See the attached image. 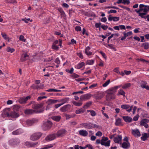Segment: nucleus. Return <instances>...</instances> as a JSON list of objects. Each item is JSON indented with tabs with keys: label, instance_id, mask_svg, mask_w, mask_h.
Here are the masks:
<instances>
[{
	"label": "nucleus",
	"instance_id": "obj_38",
	"mask_svg": "<svg viewBox=\"0 0 149 149\" xmlns=\"http://www.w3.org/2000/svg\"><path fill=\"white\" fill-rule=\"evenodd\" d=\"M103 95L102 93H99L95 96V98L96 100H100L102 98Z\"/></svg>",
	"mask_w": 149,
	"mask_h": 149
},
{
	"label": "nucleus",
	"instance_id": "obj_12",
	"mask_svg": "<svg viewBox=\"0 0 149 149\" xmlns=\"http://www.w3.org/2000/svg\"><path fill=\"white\" fill-rule=\"evenodd\" d=\"M92 95L90 93H88L81 95L80 97V100H88L91 98Z\"/></svg>",
	"mask_w": 149,
	"mask_h": 149
},
{
	"label": "nucleus",
	"instance_id": "obj_17",
	"mask_svg": "<svg viewBox=\"0 0 149 149\" xmlns=\"http://www.w3.org/2000/svg\"><path fill=\"white\" fill-rule=\"evenodd\" d=\"M58 102V100L49 99L47 100L46 103L48 105H49Z\"/></svg>",
	"mask_w": 149,
	"mask_h": 149
},
{
	"label": "nucleus",
	"instance_id": "obj_27",
	"mask_svg": "<svg viewBox=\"0 0 149 149\" xmlns=\"http://www.w3.org/2000/svg\"><path fill=\"white\" fill-rule=\"evenodd\" d=\"M43 104H44L42 103L36 104L32 106V108L36 109H38L42 107L43 106Z\"/></svg>",
	"mask_w": 149,
	"mask_h": 149
},
{
	"label": "nucleus",
	"instance_id": "obj_48",
	"mask_svg": "<svg viewBox=\"0 0 149 149\" xmlns=\"http://www.w3.org/2000/svg\"><path fill=\"white\" fill-rule=\"evenodd\" d=\"M54 145L53 144L48 145L46 146L45 147L41 148V149H47L48 148H50L52 147Z\"/></svg>",
	"mask_w": 149,
	"mask_h": 149
},
{
	"label": "nucleus",
	"instance_id": "obj_25",
	"mask_svg": "<svg viewBox=\"0 0 149 149\" xmlns=\"http://www.w3.org/2000/svg\"><path fill=\"white\" fill-rule=\"evenodd\" d=\"M72 103L74 105L78 107H80L81 106L83 103L82 100H79L78 102H77L75 101H73Z\"/></svg>",
	"mask_w": 149,
	"mask_h": 149
},
{
	"label": "nucleus",
	"instance_id": "obj_42",
	"mask_svg": "<svg viewBox=\"0 0 149 149\" xmlns=\"http://www.w3.org/2000/svg\"><path fill=\"white\" fill-rule=\"evenodd\" d=\"M131 84L130 83H127L125 84L122 86V88L123 89H126L131 86Z\"/></svg>",
	"mask_w": 149,
	"mask_h": 149
},
{
	"label": "nucleus",
	"instance_id": "obj_29",
	"mask_svg": "<svg viewBox=\"0 0 149 149\" xmlns=\"http://www.w3.org/2000/svg\"><path fill=\"white\" fill-rule=\"evenodd\" d=\"M130 144L129 142H123L122 145V147L124 148H127L130 147Z\"/></svg>",
	"mask_w": 149,
	"mask_h": 149
},
{
	"label": "nucleus",
	"instance_id": "obj_15",
	"mask_svg": "<svg viewBox=\"0 0 149 149\" xmlns=\"http://www.w3.org/2000/svg\"><path fill=\"white\" fill-rule=\"evenodd\" d=\"M132 133L135 136H141L139 131L138 130H132Z\"/></svg>",
	"mask_w": 149,
	"mask_h": 149
},
{
	"label": "nucleus",
	"instance_id": "obj_56",
	"mask_svg": "<svg viewBox=\"0 0 149 149\" xmlns=\"http://www.w3.org/2000/svg\"><path fill=\"white\" fill-rule=\"evenodd\" d=\"M47 98V97L46 96H40L38 97V99H37V100L39 101L43 99L46 98Z\"/></svg>",
	"mask_w": 149,
	"mask_h": 149
},
{
	"label": "nucleus",
	"instance_id": "obj_24",
	"mask_svg": "<svg viewBox=\"0 0 149 149\" xmlns=\"http://www.w3.org/2000/svg\"><path fill=\"white\" fill-rule=\"evenodd\" d=\"M51 118L54 120L58 122L60 121L61 117L60 116H53L51 117Z\"/></svg>",
	"mask_w": 149,
	"mask_h": 149
},
{
	"label": "nucleus",
	"instance_id": "obj_19",
	"mask_svg": "<svg viewBox=\"0 0 149 149\" xmlns=\"http://www.w3.org/2000/svg\"><path fill=\"white\" fill-rule=\"evenodd\" d=\"M79 134L80 135L83 136H86L88 135V133L85 130H81L79 131Z\"/></svg>",
	"mask_w": 149,
	"mask_h": 149
},
{
	"label": "nucleus",
	"instance_id": "obj_57",
	"mask_svg": "<svg viewBox=\"0 0 149 149\" xmlns=\"http://www.w3.org/2000/svg\"><path fill=\"white\" fill-rule=\"evenodd\" d=\"M75 29V30L77 31H80L81 30V28L79 26H76Z\"/></svg>",
	"mask_w": 149,
	"mask_h": 149
},
{
	"label": "nucleus",
	"instance_id": "obj_26",
	"mask_svg": "<svg viewBox=\"0 0 149 149\" xmlns=\"http://www.w3.org/2000/svg\"><path fill=\"white\" fill-rule=\"evenodd\" d=\"M22 131L21 129H18L12 132L13 134L14 135H17L22 133Z\"/></svg>",
	"mask_w": 149,
	"mask_h": 149
},
{
	"label": "nucleus",
	"instance_id": "obj_23",
	"mask_svg": "<svg viewBox=\"0 0 149 149\" xmlns=\"http://www.w3.org/2000/svg\"><path fill=\"white\" fill-rule=\"evenodd\" d=\"M83 126L85 128L88 129L92 128V124L91 123H85L82 124Z\"/></svg>",
	"mask_w": 149,
	"mask_h": 149
},
{
	"label": "nucleus",
	"instance_id": "obj_18",
	"mask_svg": "<svg viewBox=\"0 0 149 149\" xmlns=\"http://www.w3.org/2000/svg\"><path fill=\"white\" fill-rule=\"evenodd\" d=\"M122 139V136L120 135H119L117 137H115L113 139L114 142L117 143H119L121 141Z\"/></svg>",
	"mask_w": 149,
	"mask_h": 149
},
{
	"label": "nucleus",
	"instance_id": "obj_58",
	"mask_svg": "<svg viewBox=\"0 0 149 149\" xmlns=\"http://www.w3.org/2000/svg\"><path fill=\"white\" fill-rule=\"evenodd\" d=\"M71 77H73L74 78H76L79 77V76L76 73H74L71 75Z\"/></svg>",
	"mask_w": 149,
	"mask_h": 149
},
{
	"label": "nucleus",
	"instance_id": "obj_9",
	"mask_svg": "<svg viewBox=\"0 0 149 149\" xmlns=\"http://www.w3.org/2000/svg\"><path fill=\"white\" fill-rule=\"evenodd\" d=\"M56 137V134H53L47 136L45 138V140L47 141H49L54 139Z\"/></svg>",
	"mask_w": 149,
	"mask_h": 149
},
{
	"label": "nucleus",
	"instance_id": "obj_28",
	"mask_svg": "<svg viewBox=\"0 0 149 149\" xmlns=\"http://www.w3.org/2000/svg\"><path fill=\"white\" fill-rule=\"evenodd\" d=\"M90 49L91 48L90 47L88 46L86 47L85 49V53L87 55L90 56L92 54V52L89 51Z\"/></svg>",
	"mask_w": 149,
	"mask_h": 149
},
{
	"label": "nucleus",
	"instance_id": "obj_64",
	"mask_svg": "<svg viewBox=\"0 0 149 149\" xmlns=\"http://www.w3.org/2000/svg\"><path fill=\"white\" fill-rule=\"evenodd\" d=\"M86 147L88 148L89 149H93V147L92 146L91 144H87L86 145Z\"/></svg>",
	"mask_w": 149,
	"mask_h": 149
},
{
	"label": "nucleus",
	"instance_id": "obj_59",
	"mask_svg": "<svg viewBox=\"0 0 149 149\" xmlns=\"http://www.w3.org/2000/svg\"><path fill=\"white\" fill-rule=\"evenodd\" d=\"M141 124L142 125L144 126L146 128H147L148 127V125L144 122H141Z\"/></svg>",
	"mask_w": 149,
	"mask_h": 149
},
{
	"label": "nucleus",
	"instance_id": "obj_62",
	"mask_svg": "<svg viewBox=\"0 0 149 149\" xmlns=\"http://www.w3.org/2000/svg\"><path fill=\"white\" fill-rule=\"evenodd\" d=\"M130 3V1L129 0H123V3L124 4H129Z\"/></svg>",
	"mask_w": 149,
	"mask_h": 149
},
{
	"label": "nucleus",
	"instance_id": "obj_13",
	"mask_svg": "<svg viewBox=\"0 0 149 149\" xmlns=\"http://www.w3.org/2000/svg\"><path fill=\"white\" fill-rule=\"evenodd\" d=\"M44 86L43 84H41L40 85L33 84L31 87L34 89H40L43 88Z\"/></svg>",
	"mask_w": 149,
	"mask_h": 149
},
{
	"label": "nucleus",
	"instance_id": "obj_41",
	"mask_svg": "<svg viewBox=\"0 0 149 149\" xmlns=\"http://www.w3.org/2000/svg\"><path fill=\"white\" fill-rule=\"evenodd\" d=\"M85 111V110L82 108L80 109H77L76 110L75 113L76 114H78L84 113Z\"/></svg>",
	"mask_w": 149,
	"mask_h": 149
},
{
	"label": "nucleus",
	"instance_id": "obj_16",
	"mask_svg": "<svg viewBox=\"0 0 149 149\" xmlns=\"http://www.w3.org/2000/svg\"><path fill=\"white\" fill-rule=\"evenodd\" d=\"M31 97L30 96H28L25 98H21L19 100V102L21 104H24L26 103L28 100L30 99Z\"/></svg>",
	"mask_w": 149,
	"mask_h": 149
},
{
	"label": "nucleus",
	"instance_id": "obj_55",
	"mask_svg": "<svg viewBox=\"0 0 149 149\" xmlns=\"http://www.w3.org/2000/svg\"><path fill=\"white\" fill-rule=\"evenodd\" d=\"M145 15H143L141 16L142 18H144L145 19H147V20L148 21H149V15L145 16Z\"/></svg>",
	"mask_w": 149,
	"mask_h": 149
},
{
	"label": "nucleus",
	"instance_id": "obj_60",
	"mask_svg": "<svg viewBox=\"0 0 149 149\" xmlns=\"http://www.w3.org/2000/svg\"><path fill=\"white\" fill-rule=\"evenodd\" d=\"M117 11L115 10H111L109 11H108V14H109L110 13H115Z\"/></svg>",
	"mask_w": 149,
	"mask_h": 149
},
{
	"label": "nucleus",
	"instance_id": "obj_40",
	"mask_svg": "<svg viewBox=\"0 0 149 149\" xmlns=\"http://www.w3.org/2000/svg\"><path fill=\"white\" fill-rule=\"evenodd\" d=\"M121 108L126 109L127 111L130 107V106L128 104H123L121 106Z\"/></svg>",
	"mask_w": 149,
	"mask_h": 149
},
{
	"label": "nucleus",
	"instance_id": "obj_30",
	"mask_svg": "<svg viewBox=\"0 0 149 149\" xmlns=\"http://www.w3.org/2000/svg\"><path fill=\"white\" fill-rule=\"evenodd\" d=\"M143 83L141 85V87L143 88H146L147 90L149 89V86H146L147 83L146 81H142Z\"/></svg>",
	"mask_w": 149,
	"mask_h": 149
},
{
	"label": "nucleus",
	"instance_id": "obj_11",
	"mask_svg": "<svg viewBox=\"0 0 149 149\" xmlns=\"http://www.w3.org/2000/svg\"><path fill=\"white\" fill-rule=\"evenodd\" d=\"M38 143V142H30L26 141L24 143V144L26 146L28 147H34L37 145Z\"/></svg>",
	"mask_w": 149,
	"mask_h": 149
},
{
	"label": "nucleus",
	"instance_id": "obj_63",
	"mask_svg": "<svg viewBox=\"0 0 149 149\" xmlns=\"http://www.w3.org/2000/svg\"><path fill=\"white\" fill-rule=\"evenodd\" d=\"M62 6L63 7L66 8H68L69 7L68 5L66 3H63L62 4Z\"/></svg>",
	"mask_w": 149,
	"mask_h": 149
},
{
	"label": "nucleus",
	"instance_id": "obj_54",
	"mask_svg": "<svg viewBox=\"0 0 149 149\" xmlns=\"http://www.w3.org/2000/svg\"><path fill=\"white\" fill-rule=\"evenodd\" d=\"M110 82V80H108L105 82L102 85L104 87H105L107 86Z\"/></svg>",
	"mask_w": 149,
	"mask_h": 149
},
{
	"label": "nucleus",
	"instance_id": "obj_10",
	"mask_svg": "<svg viewBox=\"0 0 149 149\" xmlns=\"http://www.w3.org/2000/svg\"><path fill=\"white\" fill-rule=\"evenodd\" d=\"M66 131L64 129L60 130L58 131L56 133V135L58 137L62 136L65 134Z\"/></svg>",
	"mask_w": 149,
	"mask_h": 149
},
{
	"label": "nucleus",
	"instance_id": "obj_3",
	"mask_svg": "<svg viewBox=\"0 0 149 149\" xmlns=\"http://www.w3.org/2000/svg\"><path fill=\"white\" fill-rule=\"evenodd\" d=\"M108 140V137H103L101 140V144L102 145H103L105 146H109L110 141H107Z\"/></svg>",
	"mask_w": 149,
	"mask_h": 149
},
{
	"label": "nucleus",
	"instance_id": "obj_22",
	"mask_svg": "<svg viewBox=\"0 0 149 149\" xmlns=\"http://www.w3.org/2000/svg\"><path fill=\"white\" fill-rule=\"evenodd\" d=\"M122 117L124 120L126 122L130 123L132 121V118L128 116H123Z\"/></svg>",
	"mask_w": 149,
	"mask_h": 149
},
{
	"label": "nucleus",
	"instance_id": "obj_1",
	"mask_svg": "<svg viewBox=\"0 0 149 149\" xmlns=\"http://www.w3.org/2000/svg\"><path fill=\"white\" fill-rule=\"evenodd\" d=\"M139 9L138 10H135V11L140 16L146 15L148 13V5H146L143 4H140L139 6Z\"/></svg>",
	"mask_w": 149,
	"mask_h": 149
},
{
	"label": "nucleus",
	"instance_id": "obj_2",
	"mask_svg": "<svg viewBox=\"0 0 149 149\" xmlns=\"http://www.w3.org/2000/svg\"><path fill=\"white\" fill-rule=\"evenodd\" d=\"M44 110L42 109L39 110H33L32 109H27L24 111V113L26 115L32 114L35 113H39L43 112Z\"/></svg>",
	"mask_w": 149,
	"mask_h": 149
},
{
	"label": "nucleus",
	"instance_id": "obj_14",
	"mask_svg": "<svg viewBox=\"0 0 149 149\" xmlns=\"http://www.w3.org/2000/svg\"><path fill=\"white\" fill-rule=\"evenodd\" d=\"M70 105L67 104L61 107L60 109V110L62 112H65L68 111L70 109Z\"/></svg>",
	"mask_w": 149,
	"mask_h": 149
},
{
	"label": "nucleus",
	"instance_id": "obj_46",
	"mask_svg": "<svg viewBox=\"0 0 149 149\" xmlns=\"http://www.w3.org/2000/svg\"><path fill=\"white\" fill-rule=\"evenodd\" d=\"M147 138V134L145 133L142 135V136L141 137V139L143 141H145Z\"/></svg>",
	"mask_w": 149,
	"mask_h": 149
},
{
	"label": "nucleus",
	"instance_id": "obj_35",
	"mask_svg": "<svg viewBox=\"0 0 149 149\" xmlns=\"http://www.w3.org/2000/svg\"><path fill=\"white\" fill-rule=\"evenodd\" d=\"M69 100V99L68 98H66L64 99H62L60 100H58V102H61L62 103H61V104H62V105L64 104V103L68 101Z\"/></svg>",
	"mask_w": 149,
	"mask_h": 149
},
{
	"label": "nucleus",
	"instance_id": "obj_31",
	"mask_svg": "<svg viewBox=\"0 0 149 149\" xmlns=\"http://www.w3.org/2000/svg\"><path fill=\"white\" fill-rule=\"evenodd\" d=\"M37 120L36 119H33L30 120H27L26 122V123L29 125H31L33 123L35 122Z\"/></svg>",
	"mask_w": 149,
	"mask_h": 149
},
{
	"label": "nucleus",
	"instance_id": "obj_32",
	"mask_svg": "<svg viewBox=\"0 0 149 149\" xmlns=\"http://www.w3.org/2000/svg\"><path fill=\"white\" fill-rule=\"evenodd\" d=\"M117 90V89L114 86L108 89L107 91L111 93L112 94H114V93L116 92Z\"/></svg>",
	"mask_w": 149,
	"mask_h": 149
},
{
	"label": "nucleus",
	"instance_id": "obj_50",
	"mask_svg": "<svg viewBox=\"0 0 149 149\" xmlns=\"http://www.w3.org/2000/svg\"><path fill=\"white\" fill-rule=\"evenodd\" d=\"M94 63V61L93 60H88L86 62V64L88 65H92Z\"/></svg>",
	"mask_w": 149,
	"mask_h": 149
},
{
	"label": "nucleus",
	"instance_id": "obj_34",
	"mask_svg": "<svg viewBox=\"0 0 149 149\" xmlns=\"http://www.w3.org/2000/svg\"><path fill=\"white\" fill-rule=\"evenodd\" d=\"M84 65L85 63L84 62H82L76 65L75 66V68L77 69H79Z\"/></svg>",
	"mask_w": 149,
	"mask_h": 149
},
{
	"label": "nucleus",
	"instance_id": "obj_39",
	"mask_svg": "<svg viewBox=\"0 0 149 149\" xmlns=\"http://www.w3.org/2000/svg\"><path fill=\"white\" fill-rule=\"evenodd\" d=\"M125 93L122 89H120L118 91V94H117V95L119 96V95H121L125 96Z\"/></svg>",
	"mask_w": 149,
	"mask_h": 149
},
{
	"label": "nucleus",
	"instance_id": "obj_61",
	"mask_svg": "<svg viewBox=\"0 0 149 149\" xmlns=\"http://www.w3.org/2000/svg\"><path fill=\"white\" fill-rule=\"evenodd\" d=\"M139 116L138 114H137L133 118V120L134 121H137L138 120L139 118Z\"/></svg>",
	"mask_w": 149,
	"mask_h": 149
},
{
	"label": "nucleus",
	"instance_id": "obj_20",
	"mask_svg": "<svg viewBox=\"0 0 149 149\" xmlns=\"http://www.w3.org/2000/svg\"><path fill=\"white\" fill-rule=\"evenodd\" d=\"M29 56L27 54H22L20 58V61L22 62H24L27 60L29 58Z\"/></svg>",
	"mask_w": 149,
	"mask_h": 149
},
{
	"label": "nucleus",
	"instance_id": "obj_53",
	"mask_svg": "<svg viewBox=\"0 0 149 149\" xmlns=\"http://www.w3.org/2000/svg\"><path fill=\"white\" fill-rule=\"evenodd\" d=\"M1 35L2 36V37H3V38L7 40L8 39V37H7V36L6 35L5 33H1Z\"/></svg>",
	"mask_w": 149,
	"mask_h": 149
},
{
	"label": "nucleus",
	"instance_id": "obj_7",
	"mask_svg": "<svg viewBox=\"0 0 149 149\" xmlns=\"http://www.w3.org/2000/svg\"><path fill=\"white\" fill-rule=\"evenodd\" d=\"M107 94L106 95V100L107 101H110L111 100L114 99L115 98L116 96L114 94L107 91Z\"/></svg>",
	"mask_w": 149,
	"mask_h": 149
},
{
	"label": "nucleus",
	"instance_id": "obj_43",
	"mask_svg": "<svg viewBox=\"0 0 149 149\" xmlns=\"http://www.w3.org/2000/svg\"><path fill=\"white\" fill-rule=\"evenodd\" d=\"M87 112H90L91 115L92 116H94L96 115V113L95 111L93 110H87Z\"/></svg>",
	"mask_w": 149,
	"mask_h": 149
},
{
	"label": "nucleus",
	"instance_id": "obj_51",
	"mask_svg": "<svg viewBox=\"0 0 149 149\" xmlns=\"http://www.w3.org/2000/svg\"><path fill=\"white\" fill-rule=\"evenodd\" d=\"M19 40L22 41L24 42H25L26 40V39L24 38V37L22 35H21L20 36Z\"/></svg>",
	"mask_w": 149,
	"mask_h": 149
},
{
	"label": "nucleus",
	"instance_id": "obj_52",
	"mask_svg": "<svg viewBox=\"0 0 149 149\" xmlns=\"http://www.w3.org/2000/svg\"><path fill=\"white\" fill-rule=\"evenodd\" d=\"M52 47L53 49L54 50H58L59 49V47L56 45H52Z\"/></svg>",
	"mask_w": 149,
	"mask_h": 149
},
{
	"label": "nucleus",
	"instance_id": "obj_36",
	"mask_svg": "<svg viewBox=\"0 0 149 149\" xmlns=\"http://www.w3.org/2000/svg\"><path fill=\"white\" fill-rule=\"evenodd\" d=\"M92 103V101H89L86 102V104L83 106V107L85 109L87 108L91 105Z\"/></svg>",
	"mask_w": 149,
	"mask_h": 149
},
{
	"label": "nucleus",
	"instance_id": "obj_6",
	"mask_svg": "<svg viewBox=\"0 0 149 149\" xmlns=\"http://www.w3.org/2000/svg\"><path fill=\"white\" fill-rule=\"evenodd\" d=\"M20 140L17 138L12 139L8 141V143L11 145H15L18 144L20 143Z\"/></svg>",
	"mask_w": 149,
	"mask_h": 149
},
{
	"label": "nucleus",
	"instance_id": "obj_47",
	"mask_svg": "<svg viewBox=\"0 0 149 149\" xmlns=\"http://www.w3.org/2000/svg\"><path fill=\"white\" fill-rule=\"evenodd\" d=\"M124 35L125 36L127 37V36L131 35L132 34V32L131 31L128 32L127 33L125 32H124L123 33Z\"/></svg>",
	"mask_w": 149,
	"mask_h": 149
},
{
	"label": "nucleus",
	"instance_id": "obj_5",
	"mask_svg": "<svg viewBox=\"0 0 149 149\" xmlns=\"http://www.w3.org/2000/svg\"><path fill=\"white\" fill-rule=\"evenodd\" d=\"M52 123L50 121H48L45 122L43 124L42 127L44 130H46L51 128L52 126Z\"/></svg>",
	"mask_w": 149,
	"mask_h": 149
},
{
	"label": "nucleus",
	"instance_id": "obj_44",
	"mask_svg": "<svg viewBox=\"0 0 149 149\" xmlns=\"http://www.w3.org/2000/svg\"><path fill=\"white\" fill-rule=\"evenodd\" d=\"M65 116L66 117V119H68L71 118H73L75 116V114L74 115H69L67 114H65Z\"/></svg>",
	"mask_w": 149,
	"mask_h": 149
},
{
	"label": "nucleus",
	"instance_id": "obj_4",
	"mask_svg": "<svg viewBox=\"0 0 149 149\" xmlns=\"http://www.w3.org/2000/svg\"><path fill=\"white\" fill-rule=\"evenodd\" d=\"M42 135V133L40 132L34 133L31 136L30 139L32 141L37 140L41 137Z\"/></svg>",
	"mask_w": 149,
	"mask_h": 149
},
{
	"label": "nucleus",
	"instance_id": "obj_37",
	"mask_svg": "<svg viewBox=\"0 0 149 149\" xmlns=\"http://www.w3.org/2000/svg\"><path fill=\"white\" fill-rule=\"evenodd\" d=\"M121 123V120L120 118H118L116 120L115 125L116 126H119Z\"/></svg>",
	"mask_w": 149,
	"mask_h": 149
},
{
	"label": "nucleus",
	"instance_id": "obj_45",
	"mask_svg": "<svg viewBox=\"0 0 149 149\" xmlns=\"http://www.w3.org/2000/svg\"><path fill=\"white\" fill-rule=\"evenodd\" d=\"M15 49L13 48H11L10 47H8L6 49V51L8 52H9L11 53H12L15 51Z\"/></svg>",
	"mask_w": 149,
	"mask_h": 149
},
{
	"label": "nucleus",
	"instance_id": "obj_49",
	"mask_svg": "<svg viewBox=\"0 0 149 149\" xmlns=\"http://www.w3.org/2000/svg\"><path fill=\"white\" fill-rule=\"evenodd\" d=\"M107 46H109L110 48L113 49L114 51H116V48L115 47H114V45L113 44H108Z\"/></svg>",
	"mask_w": 149,
	"mask_h": 149
},
{
	"label": "nucleus",
	"instance_id": "obj_8",
	"mask_svg": "<svg viewBox=\"0 0 149 149\" xmlns=\"http://www.w3.org/2000/svg\"><path fill=\"white\" fill-rule=\"evenodd\" d=\"M10 110V109L9 108H6L4 109L1 114L2 116L4 118L6 116L9 117Z\"/></svg>",
	"mask_w": 149,
	"mask_h": 149
},
{
	"label": "nucleus",
	"instance_id": "obj_21",
	"mask_svg": "<svg viewBox=\"0 0 149 149\" xmlns=\"http://www.w3.org/2000/svg\"><path fill=\"white\" fill-rule=\"evenodd\" d=\"M13 118H15L19 116V115L14 111H11L10 113L9 117Z\"/></svg>",
	"mask_w": 149,
	"mask_h": 149
},
{
	"label": "nucleus",
	"instance_id": "obj_33",
	"mask_svg": "<svg viewBox=\"0 0 149 149\" xmlns=\"http://www.w3.org/2000/svg\"><path fill=\"white\" fill-rule=\"evenodd\" d=\"M141 47L144 48L145 49H147L149 48V43L148 42H144L142 44Z\"/></svg>",
	"mask_w": 149,
	"mask_h": 149
}]
</instances>
